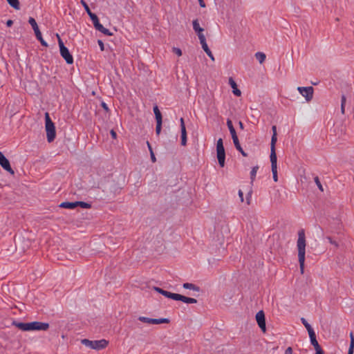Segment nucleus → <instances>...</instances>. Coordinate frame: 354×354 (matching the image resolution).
I'll return each mask as SVG.
<instances>
[{"mask_svg": "<svg viewBox=\"0 0 354 354\" xmlns=\"http://www.w3.org/2000/svg\"><path fill=\"white\" fill-rule=\"evenodd\" d=\"M297 247L298 250V260L299 263V268L301 273L303 274L304 270V262L306 254V236L304 230H300L298 232Z\"/></svg>", "mask_w": 354, "mask_h": 354, "instance_id": "obj_1", "label": "nucleus"}, {"mask_svg": "<svg viewBox=\"0 0 354 354\" xmlns=\"http://www.w3.org/2000/svg\"><path fill=\"white\" fill-rule=\"evenodd\" d=\"M13 325L23 331H46L49 328V324L48 323L40 322H32L27 323L14 322Z\"/></svg>", "mask_w": 354, "mask_h": 354, "instance_id": "obj_2", "label": "nucleus"}, {"mask_svg": "<svg viewBox=\"0 0 354 354\" xmlns=\"http://www.w3.org/2000/svg\"><path fill=\"white\" fill-rule=\"evenodd\" d=\"M45 129L46 131V137L48 142H53L56 136V131L55 124L53 122L48 112H46L45 114Z\"/></svg>", "mask_w": 354, "mask_h": 354, "instance_id": "obj_3", "label": "nucleus"}, {"mask_svg": "<svg viewBox=\"0 0 354 354\" xmlns=\"http://www.w3.org/2000/svg\"><path fill=\"white\" fill-rule=\"evenodd\" d=\"M82 344L85 346L89 347L95 350H102L105 348L108 344L109 341L102 339L100 340H89L87 339H83L81 341Z\"/></svg>", "mask_w": 354, "mask_h": 354, "instance_id": "obj_4", "label": "nucleus"}, {"mask_svg": "<svg viewBox=\"0 0 354 354\" xmlns=\"http://www.w3.org/2000/svg\"><path fill=\"white\" fill-rule=\"evenodd\" d=\"M58 37V44L59 46L60 55L65 59L66 62L68 64L73 63V57L70 53L68 49L64 45L63 41L60 39L59 35H57Z\"/></svg>", "mask_w": 354, "mask_h": 354, "instance_id": "obj_5", "label": "nucleus"}, {"mask_svg": "<svg viewBox=\"0 0 354 354\" xmlns=\"http://www.w3.org/2000/svg\"><path fill=\"white\" fill-rule=\"evenodd\" d=\"M88 16L90 17L93 24V26L95 27V28L101 32L102 33H103L104 35H107V36H111L113 35L112 32H110V30L106 28H104L99 21V19L97 17V16L93 13V12H90L88 14Z\"/></svg>", "mask_w": 354, "mask_h": 354, "instance_id": "obj_6", "label": "nucleus"}, {"mask_svg": "<svg viewBox=\"0 0 354 354\" xmlns=\"http://www.w3.org/2000/svg\"><path fill=\"white\" fill-rule=\"evenodd\" d=\"M216 156L218 164L221 167L225 166V152L223 147V139L219 138L216 143Z\"/></svg>", "mask_w": 354, "mask_h": 354, "instance_id": "obj_7", "label": "nucleus"}, {"mask_svg": "<svg viewBox=\"0 0 354 354\" xmlns=\"http://www.w3.org/2000/svg\"><path fill=\"white\" fill-rule=\"evenodd\" d=\"M138 320L142 322L147 323L149 324H167L169 322V319L167 318H160V319H153L149 318L143 316H140L138 317Z\"/></svg>", "mask_w": 354, "mask_h": 354, "instance_id": "obj_8", "label": "nucleus"}, {"mask_svg": "<svg viewBox=\"0 0 354 354\" xmlns=\"http://www.w3.org/2000/svg\"><path fill=\"white\" fill-rule=\"evenodd\" d=\"M297 91L299 93L305 97L306 100L307 102H309L312 100L313 97V92L314 89L312 86H307V87H301L299 86L297 87Z\"/></svg>", "mask_w": 354, "mask_h": 354, "instance_id": "obj_9", "label": "nucleus"}, {"mask_svg": "<svg viewBox=\"0 0 354 354\" xmlns=\"http://www.w3.org/2000/svg\"><path fill=\"white\" fill-rule=\"evenodd\" d=\"M0 165L7 171L11 174H14V171L12 169L9 160L0 151Z\"/></svg>", "mask_w": 354, "mask_h": 354, "instance_id": "obj_10", "label": "nucleus"}, {"mask_svg": "<svg viewBox=\"0 0 354 354\" xmlns=\"http://www.w3.org/2000/svg\"><path fill=\"white\" fill-rule=\"evenodd\" d=\"M256 320L259 328L262 330L263 332H265L266 330V320L265 314L263 310H260L256 314Z\"/></svg>", "mask_w": 354, "mask_h": 354, "instance_id": "obj_11", "label": "nucleus"}, {"mask_svg": "<svg viewBox=\"0 0 354 354\" xmlns=\"http://www.w3.org/2000/svg\"><path fill=\"white\" fill-rule=\"evenodd\" d=\"M153 290L167 298L178 301L179 294L172 293V292L164 290L162 288H158V287H153Z\"/></svg>", "mask_w": 354, "mask_h": 354, "instance_id": "obj_12", "label": "nucleus"}, {"mask_svg": "<svg viewBox=\"0 0 354 354\" xmlns=\"http://www.w3.org/2000/svg\"><path fill=\"white\" fill-rule=\"evenodd\" d=\"M156 121V133L158 136L161 132L162 116L161 112H154Z\"/></svg>", "mask_w": 354, "mask_h": 354, "instance_id": "obj_13", "label": "nucleus"}, {"mask_svg": "<svg viewBox=\"0 0 354 354\" xmlns=\"http://www.w3.org/2000/svg\"><path fill=\"white\" fill-rule=\"evenodd\" d=\"M180 121V131H181V145L183 146H185L187 144V131H186V128H185L183 118H181Z\"/></svg>", "mask_w": 354, "mask_h": 354, "instance_id": "obj_14", "label": "nucleus"}, {"mask_svg": "<svg viewBox=\"0 0 354 354\" xmlns=\"http://www.w3.org/2000/svg\"><path fill=\"white\" fill-rule=\"evenodd\" d=\"M310 340L311 344L314 346L315 351L320 352L323 351L322 348L319 346L317 339H316V335L315 333H311L309 335Z\"/></svg>", "mask_w": 354, "mask_h": 354, "instance_id": "obj_15", "label": "nucleus"}, {"mask_svg": "<svg viewBox=\"0 0 354 354\" xmlns=\"http://www.w3.org/2000/svg\"><path fill=\"white\" fill-rule=\"evenodd\" d=\"M229 84L233 89L232 92L236 96H240L241 94V91L237 88V84L232 77L229 78Z\"/></svg>", "mask_w": 354, "mask_h": 354, "instance_id": "obj_16", "label": "nucleus"}, {"mask_svg": "<svg viewBox=\"0 0 354 354\" xmlns=\"http://www.w3.org/2000/svg\"><path fill=\"white\" fill-rule=\"evenodd\" d=\"M270 162H271V168L272 167H277V158L275 151V149H270Z\"/></svg>", "mask_w": 354, "mask_h": 354, "instance_id": "obj_17", "label": "nucleus"}, {"mask_svg": "<svg viewBox=\"0 0 354 354\" xmlns=\"http://www.w3.org/2000/svg\"><path fill=\"white\" fill-rule=\"evenodd\" d=\"M227 127L229 129V131L230 132V134L232 136V140H236V138H238L237 136H236V131H235V129L233 127V124H232V122L228 119L227 120Z\"/></svg>", "mask_w": 354, "mask_h": 354, "instance_id": "obj_18", "label": "nucleus"}, {"mask_svg": "<svg viewBox=\"0 0 354 354\" xmlns=\"http://www.w3.org/2000/svg\"><path fill=\"white\" fill-rule=\"evenodd\" d=\"M178 301H181L186 304H196L197 300L194 298L187 297L181 295H178Z\"/></svg>", "mask_w": 354, "mask_h": 354, "instance_id": "obj_19", "label": "nucleus"}, {"mask_svg": "<svg viewBox=\"0 0 354 354\" xmlns=\"http://www.w3.org/2000/svg\"><path fill=\"white\" fill-rule=\"evenodd\" d=\"M59 207L62 208L73 209L77 207V202H63L59 205Z\"/></svg>", "mask_w": 354, "mask_h": 354, "instance_id": "obj_20", "label": "nucleus"}, {"mask_svg": "<svg viewBox=\"0 0 354 354\" xmlns=\"http://www.w3.org/2000/svg\"><path fill=\"white\" fill-rule=\"evenodd\" d=\"M183 287L185 289H189L196 292L200 291V288L198 286H196V285L191 283H183Z\"/></svg>", "mask_w": 354, "mask_h": 354, "instance_id": "obj_21", "label": "nucleus"}, {"mask_svg": "<svg viewBox=\"0 0 354 354\" xmlns=\"http://www.w3.org/2000/svg\"><path fill=\"white\" fill-rule=\"evenodd\" d=\"M35 36H36L37 39L40 41L41 44L43 46H48L47 43L42 38V35H41V33L39 29L35 31Z\"/></svg>", "mask_w": 354, "mask_h": 354, "instance_id": "obj_22", "label": "nucleus"}, {"mask_svg": "<svg viewBox=\"0 0 354 354\" xmlns=\"http://www.w3.org/2000/svg\"><path fill=\"white\" fill-rule=\"evenodd\" d=\"M233 142H234V146H235L236 149L239 152H241V154H242L243 156L246 157V156H248V154H247L246 153H245V151L243 150V149H242L241 146L240 145V143H239V139H238V138H236V140H233Z\"/></svg>", "mask_w": 354, "mask_h": 354, "instance_id": "obj_23", "label": "nucleus"}, {"mask_svg": "<svg viewBox=\"0 0 354 354\" xmlns=\"http://www.w3.org/2000/svg\"><path fill=\"white\" fill-rule=\"evenodd\" d=\"M8 4L15 10L20 9V3L19 0H6Z\"/></svg>", "mask_w": 354, "mask_h": 354, "instance_id": "obj_24", "label": "nucleus"}, {"mask_svg": "<svg viewBox=\"0 0 354 354\" xmlns=\"http://www.w3.org/2000/svg\"><path fill=\"white\" fill-rule=\"evenodd\" d=\"M301 323L304 324L306 330H308V335H310L311 333H314V330L311 327V326L308 323L306 319L304 317L301 319Z\"/></svg>", "mask_w": 354, "mask_h": 354, "instance_id": "obj_25", "label": "nucleus"}, {"mask_svg": "<svg viewBox=\"0 0 354 354\" xmlns=\"http://www.w3.org/2000/svg\"><path fill=\"white\" fill-rule=\"evenodd\" d=\"M255 57L260 64H263L266 60V56L263 53L257 52L255 53Z\"/></svg>", "mask_w": 354, "mask_h": 354, "instance_id": "obj_26", "label": "nucleus"}, {"mask_svg": "<svg viewBox=\"0 0 354 354\" xmlns=\"http://www.w3.org/2000/svg\"><path fill=\"white\" fill-rule=\"evenodd\" d=\"M192 25H193V29L196 32H203L204 29L200 26L198 19L194 20L192 22Z\"/></svg>", "mask_w": 354, "mask_h": 354, "instance_id": "obj_27", "label": "nucleus"}, {"mask_svg": "<svg viewBox=\"0 0 354 354\" xmlns=\"http://www.w3.org/2000/svg\"><path fill=\"white\" fill-rule=\"evenodd\" d=\"M28 23L32 26V29L34 30V32L39 30L37 24L34 18L30 17L28 19Z\"/></svg>", "mask_w": 354, "mask_h": 354, "instance_id": "obj_28", "label": "nucleus"}, {"mask_svg": "<svg viewBox=\"0 0 354 354\" xmlns=\"http://www.w3.org/2000/svg\"><path fill=\"white\" fill-rule=\"evenodd\" d=\"M258 169H259V167L255 166V167H252V169L250 171V178H251L252 183L254 181V180L256 177Z\"/></svg>", "mask_w": 354, "mask_h": 354, "instance_id": "obj_29", "label": "nucleus"}, {"mask_svg": "<svg viewBox=\"0 0 354 354\" xmlns=\"http://www.w3.org/2000/svg\"><path fill=\"white\" fill-rule=\"evenodd\" d=\"M77 203V207L80 206L82 208L88 209L91 207V205L89 203L82 202V201H76Z\"/></svg>", "mask_w": 354, "mask_h": 354, "instance_id": "obj_30", "label": "nucleus"}, {"mask_svg": "<svg viewBox=\"0 0 354 354\" xmlns=\"http://www.w3.org/2000/svg\"><path fill=\"white\" fill-rule=\"evenodd\" d=\"M277 136L272 135L270 142V149H275L276 142L277 141Z\"/></svg>", "mask_w": 354, "mask_h": 354, "instance_id": "obj_31", "label": "nucleus"}, {"mask_svg": "<svg viewBox=\"0 0 354 354\" xmlns=\"http://www.w3.org/2000/svg\"><path fill=\"white\" fill-rule=\"evenodd\" d=\"M350 338H351V342H350V346H349L348 350L353 351V350H354V336H353V333H350Z\"/></svg>", "mask_w": 354, "mask_h": 354, "instance_id": "obj_32", "label": "nucleus"}, {"mask_svg": "<svg viewBox=\"0 0 354 354\" xmlns=\"http://www.w3.org/2000/svg\"><path fill=\"white\" fill-rule=\"evenodd\" d=\"M272 173L273 176V180L274 182H277L278 176H277V167H272Z\"/></svg>", "mask_w": 354, "mask_h": 354, "instance_id": "obj_33", "label": "nucleus"}, {"mask_svg": "<svg viewBox=\"0 0 354 354\" xmlns=\"http://www.w3.org/2000/svg\"><path fill=\"white\" fill-rule=\"evenodd\" d=\"M200 43L201 44L202 48L203 49V50L205 53L210 50V49L209 48V47L207 44L206 39L203 40V41H200Z\"/></svg>", "mask_w": 354, "mask_h": 354, "instance_id": "obj_34", "label": "nucleus"}, {"mask_svg": "<svg viewBox=\"0 0 354 354\" xmlns=\"http://www.w3.org/2000/svg\"><path fill=\"white\" fill-rule=\"evenodd\" d=\"M314 180H315V183H316V185H317L320 191L323 192L324 189H323V187L319 181L318 176L315 177Z\"/></svg>", "mask_w": 354, "mask_h": 354, "instance_id": "obj_35", "label": "nucleus"}, {"mask_svg": "<svg viewBox=\"0 0 354 354\" xmlns=\"http://www.w3.org/2000/svg\"><path fill=\"white\" fill-rule=\"evenodd\" d=\"M81 3L82 4L84 8L85 9L86 12L88 15L90 12H92L88 6V4L86 3L84 0H81Z\"/></svg>", "mask_w": 354, "mask_h": 354, "instance_id": "obj_36", "label": "nucleus"}, {"mask_svg": "<svg viewBox=\"0 0 354 354\" xmlns=\"http://www.w3.org/2000/svg\"><path fill=\"white\" fill-rule=\"evenodd\" d=\"M346 101V99L345 95H342V97H341V111H344Z\"/></svg>", "mask_w": 354, "mask_h": 354, "instance_id": "obj_37", "label": "nucleus"}, {"mask_svg": "<svg viewBox=\"0 0 354 354\" xmlns=\"http://www.w3.org/2000/svg\"><path fill=\"white\" fill-rule=\"evenodd\" d=\"M172 51L176 54L178 56L182 55V50L179 48L174 47Z\"/></svg>", "mask_w": 354, "mask_h": 354, "instance_id": "obj_38", "label": "nucleus"}, {"mask_svg": "<svg viewBox=\"0 0 354 354\" xmlns=\"http://www.w3.org/2000/svg\"><path fill=\"white\" fill-rule=\"evenodd\" d=\"M196 33L200 41H203V40L206 39L203 32H197Z\"/></svg>", "mask_w": 354, "mask_h": 354, "instance_id": "obj_39", "label": "nucleus"}, {"mask_svg": "<svg viewBox=\"0 0 354 354\" xmlns=\"http://www.w3.org/2000/svg\"><path fill=\"white\" fill-rule=\"evenodd\" d=\"M326 239L330 244L334 245L336 248L338 247V243L336 241H333L330 236L326 237Z\"/></svg>", "mask_w": 354, "mask_h": 354, "instance_id": "obj_40", "label": "nucleus"}, {"mask_svg": "<svg viewBox=\"0 0 354 354\" xmlns=\"http://www.w3.org/2000/svg\"><path fill=\"white\" fill-rule=\"evenodd\" d=\"M97 43H98V45H99V46H100V50H101L102 51H103V50H104V43L102 42V40H98V41H97Z\"/></svg>", "mask_w": 354, "mask_h": 354, "instance_id": "obj_41", "label": "nucleus"}, {"mask_svg": "<svg viewBox=\"0 0 354 354\" xmlns=\"http://www.w3.org/2000/svg\"><path fill=\"white\" fill-rule=\"evenodd\" d=\"M150 155H151V161L153 162H155L156 161V158L155 157V155L153 153V150H151V152H150Z\"/></svg>", "mask_w": 354, "mask_h": 354, "instance_id": "obj_42", "label": "nucleus"}, {"mask_svg": "<svg viewBox=\"0 0 354 354\" xmlns=\"http://www.w3.org/2000/svg\"><path fill=\"white\" fill-rule=\"evenodd\" d=\"M206 54L209 56V57L212 60L214 61V55L211 50L206 52Z\"/></svg>", "mask_w": 354, "mask_h": 354, "instance_id": "obj_43", "label": "nucleus"}, {"mask_svg": "<svg viewBox=\"0 0 354 354\" xmlns=\"http://www.w3.org/2000/svg\"><path fill=\"white\" fill-rule=\"evenodd\" d=\"M285 354H292V348L291 347H288L285 351Z\"/></svg>", "mask_w": 354, "mask_h": 354, "instance_id": "obj_44", "label": "nucleus"}, {"mask_svg": "<svg viewBox=\"0 0 354 354\" xmlns=\"http://www.w3.org/2000/svg\"><path fill=\"white\" fill-rule=\"evenodd\" d=\"M100 102L105 111H109V108L105 102H102V101H100Z\"/></svg>", "mask_w": 354, "mask_h": 354, "instance_id": "obj_45", "label": "nucleus"}, {"mask_svg": "<svg viewBox=\"0 0 354 354\" xmlns=\"http://www.w3.org/2000/svg\"><path fill=\"white\" fill-rule=\"evenodd\" d=\"M239 196L240 198L241 201L243 202V193L241 190L239 191Z\"/></svg>", "mask_w": 354, "mask_h": 354, "instance_id": "obj_46", "label": "nucleus"}, {"mask_svg": "<svg viewBox=\"0 0 354 354\" xmlns=\"http://www.w3.org/2000/svg\"><path fill=\"white\" fill-rule=\"evenodd\" d=\"M110 133H111L112 138H113V139L116 138L117 134L113 129L111 130Z\"/></svg>", "mask_w": 354, "mask_h": 354, "instance_id": "obj_47", "label": "nucleus"}, {"mask_svg": "<svg viewBox=\"0 0 354 354\" xmlns=\"http://www.w3.org/2000/svg\"><path fill=\"white\" fill-rule=\"evenodd\" d=\"M250 199H251V193H249L248 196L246 197V201H247L248 205H250Z\"/></svg>", "mask_w": 354, "mask_h": 354, "instance_id": "obj_48", "label": "nucleus"}, {"mask_svg": "<svg viewBox=\"0 0 354 354\" xmlns=\"http://www.w3.org/2000/svg\"><path fill=\"white\" fill-rule=\"evenodd\" d=\"M198 1L199 2V4H200L201 7H202V8H205V3L203 0H198Z\"/></svg>", "mask_w": 354, "mask_h": 354, "instance_id": "obj_49", "label": "nucleus"}, {"mask_svg": "<svg viewBox=\"0 0 354 354\" xmlns=\"http://www.w3.org/2000/svg\"><path fill=\"white\" fill-rule=\"evenodd\" d=\"M272 132H273V134H272V135L277 136V127H276V126H272Z\"/></svg>", "mask_w": 354, "mask_h": 354, "instance_id": "obj_50", "label": "nucleus"}, {"mask_svg": "<svg viewBox=\"0 0 354 354\" xmlns=\"http://www.w3.org/2000/svg\"><path fill=\"white\" fill-rule=\"evenodd\" d=\"M13 24V21L12 20H8L7 22H6V25L7 26L10 27Z\"/></svg>", "mask_w": 354, "mask_h": 354, "instance_id": "obj_51", "label": "nucleus"}, {"mask_svg": "<svg viewBox=\"0 0 354 354\" xmlns=\"http://www.w3.org/2000/svg\"><path fill=\"white\" fill-rule=\"evenodd\" d=\"M147 147L149 148V152H151V150H153V149L151 148V146L150 143L148 141L147 142Z\"/></svg>", "mask_w": 354, "mask_h": 354, "instance_id": "obj_52", "label": "nucleus"}, {"mask_svg": "<svg viewBox=\"0 0 354 354\" xmlns=\"http://www.w3.org/2000/svg\"><path fill=\"white\" fill-rule=\"evenodd\" d=\"M153 111H159L158 107V106H157V105H155V106L153 107Z\"/></svg>", "mask_w": 354, "mask_h": 354, "instance_id": "obj_53", "label": "nucleus"}, {"mask_svg": "<svg viewBox=\"0 0 354 354\" xmlns=\"http://www.w3.org/2000/svg\"><path fill=\"white\" fill-rule=\"evenodd\" d=\"M315 354H324V351L317 352L316 351Z\"/></svg>", "mask_w": 354, "mask_h": 354, "instance_id": "obj_54", "label": "nucleus"}, {"mask_svg": "<svg viewBox=\"0 0 354 354\" xmlns=\"http://www.w3.org/2000/svg\"><path fill=\"white\" fill-rule=\"evenodd\" d=\"M347 354H353V351H348V353Z\"/></svg>", "mask_w": 354, "mask_h": 354, "instance_id": "obj_55", "label": "nucleus"}, {"mask_svg": "<svg viewBox=\"0 0 354 354\" xmlns=\"http://www.w3.org/2000/svg\"><path fill=\"white\" fill-rule=\"evenodd\" d=\"M239 124H240L241 128H243V124L241 122H239Z\"/></svg>", "mask_w": 354, "mask_h": 354, "instance_id": "obj_56", "label": "nucleus"}]
</instances>
